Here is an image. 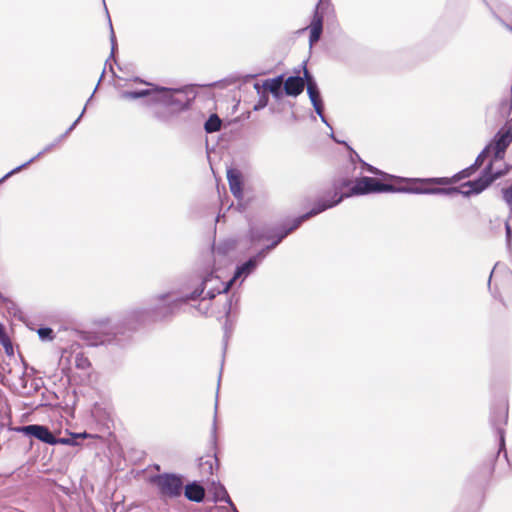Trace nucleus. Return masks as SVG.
Instances as JSON below:
<instances>
[{
    "label": "nucleus",
    "instance_id": "obj_12",
    "mask_svg": "<svg viewBox=\"0 0 512 512\" xmlns=\"http://www.w3.org/2000/svg\"><path fill=\"white\" fill-rule=\"evenodd\" d=\"M206 136V152L209 162L211 163V154L217 149H225L227 147L226 133H220L222 130H205Z\"/></svg>",
    "mask_w": 512,
    "mask_h": 512
},
{
    "label": "nucleus",
    "instance_id": "obj_3",
    "mask_svg": "<svg viewBox=\"0 0 512 512\" xmlns=\"http://www.w3.org/2000/svg\"><path fill=\"white\" fill-rule=\"evenodd\" d=\"M232 284L231 279L224 283L218 276L211 273L203 279L201 287L196 288L191 294L179 295L176 292H168L157 295L155 300L158 302V305L155 309L164 310V316L171 315L175 309L189 300H196L198 298L211 300L217 294L227 293Z\"/></svg>",
    "mask_w": 512,
    "mask_h": 512
},
{
    "label": "nucleus",
    "instance_id": "obj_24",
    "mask_svg": "<svg viewBox=\"0 0 512 512\" xmlns=\"http://www.w3.org/2000/svg\"><path fill=\"white\" fill-rule=\"evenodd\" d=\"M216 458H207V459H201L200 460V469L203 474L205 475H212L213 474V464L216 462Z\"/></svg>",
    "mask_w": 512,
    "mask_h": 512
},
{
    "label": "nucleus",
    "instance_id": "obj_34",
    "mask_svg": "<svg viewBox=\"0 0 512 512\" xmlns=\"http://www.w3.org/2000/svg\"><path fill=\"white\" fill-rule=\"evenodd\" d=\"M505 231H506V240L508 245L510 246L512 241V224L510 223V220H507L505 222Z\"/></svg>",
    "mask_w": 512,
    "mask_h": 512
},
{
    "label": "nucleus",
    "instance_id": "obj_8",
    "mask_svg": "<svg viewBox=\"0 0 512 512\" xmlns=\"http://www.w3.org/2000/svg\"><path fill=\"white\" fill-rule=\"evenodd\" d=\"M69 131L70 130H66L65 132H61V133H59L57 135H51V134L44 135L43 138L46 139V140H49V142L43 147V149L38 154H36L34 157L29 159L27 162L21 164L20 166L12 169L10 172L5 174L0 179V183H3L5 180H7L12 175L20 172L22 169H24L27 166H29L31 163H33L35 160L40 158L42 155H44L46 153H49V152H51V151H53L55 149H58L67 140V138L69 137Z\"/></svg>",
    "mask_w": 512,
    "mask_h": 512
},
{
    "label": "nucleus",
    "instance_id": "obj_21",
    "mask_svg": "<svg viewBox=\"0 0 512 512\" xmlns=\"http://www.w3.org/2000/svg\"><path fill=\"white\" fill-rule=\"evenodd\" d=\"M283 85V75H280L273 79H267L263 83V87L269 90L276 97L282 94Z\"/></svg>",
    "mask_w": 512,
    "mask_h": 512
},
{
    "label": "nucleus",
    "instance_id": "obj_1",
    "mask_svg": "<svg viewBox=\"0 0 512 512\" xmlns=\"http://www.w3.org/2000/svg\"><path fill=\"white\" fill-rule=\"evenodd\" d=\"M501 130L495 135L494 139L481 151L475 159L473 165L479 169L487 158H490L488 164L481 172L479 178L462 184L461 188H469L468 190H460L465 197L472 194H479L485 190L496 179L505 175L508 166L501 163L504 159L506 149L512 142V130Z\"/></svg>",
    "mask_w": 512,
    "mask_h": 512
},
{
    "label": "nucleus",
    "instance_id": "obj_5",
    "mask_svg": "<svg viewBox=\"0 0 512 512\" xmlns=\"http://www.w3.org/2000/svg\"><path fill=\"white\" fill-rule=\"evenodd\" d=\"M394 181L399 183H405V186H394L392 192L399 193H413V194H444L452 195L460 192L459 188H441L431 187V185H448L450 180L448 177H433V178H405V177H394Z\"/></svg>",
    "mask_w": 512,
    "mask_h": 512
},
{
    "label": "nucleus",
    "instance_id": "obj_37",
    "mask_svg": "<svg viewBox=\"0 0 512 512\" xmlns=\"http://www.w3.org/2000/svg\"><path fill=\"white\" fill-rule=\"evenodd\" d=\"M79 119H80V117H78V118H77V119H76V120H75V121L70 125V127H69V128H70V129L75 128V126H76V125L78 124V122H79Z\"/></svg>",
    "mask_w": 512,
    "mask_h": 512
},
{
    "label": "nucleus",
    "instance_id": "obj_13",
    "mask_svg": "<svg viewBox=\"0 0 512 512\" xmlns=\"http://www.w3.org/2000/svg\"><path fill=\"white\" fill-rule=\"evenodd\" d=\"M264 254L258 252L254 256L250 257L247 261L237 266L233 277L231 278L232 283H234L237 279L242 278L244 280L251 273L255 271L257 266L264 260Z\"/></svg>",
    "mask_w": 512,
    "mask_h": 512
},
{
    "label": "nucleus",
    "instance_id": "obj_26",
    "mask_svg": "<svg viewBox=\"0 0 512 512\" xmlns=\"http://www.w3.org/2000/svg\"><path fill=\"white\" fill-rule=\"evenodd\" d=\"M512 110V100L511 99H504L500 102L498 106V111L502 118H508L510 115V112Z\"/></svg>",
    "mask_w": 512,
    "mask_h": 512
},
{
    "label": "nucleus",
    "instance_id": "obj_6",
    "mask_svg": "<svg viewBox=\"0 0 512 512\" xmlns=\"http://www.w3.org/2000/svg\"><path fill=\"white\" fill-rule=\"evenodd\" d=\"M340 202H341V198H339L338 200H333V201L327 202V203L322 202V201H317L315 203L314 207L310 211L293 219L289 226H287V225L283 226L279 230V232L276 234V238L273 240V242L271 244L265 246L264 248H262L259 252L263 253L264 258H265L269 251L276 248L282 242L283 239H285L290 233H292L297 228H299L300 225L304 221L308 220L309 218H311L313 216L320 214L321 212H323L329 208L336 206Z\"/></svg>",
    "mask_w": 512,
    "mask_h": 512
},
{
    "label": "nucleus",
    "instance_id": "obj_14",
    "mask_svg": "<svg viewBox=\"0 0 512 512\" xmlns=\"http://www.w3.org/2000/svg\"><path fill=\"white\" fill-rule=\"evenodd\" d=\"M330 137H331L335 142H337V143H341V144H344V145L347 147V149L351 152L350 157H351V163H352V164H355V161L357 160V161L361 164V168H362V170H363V171H367V172H369V173H371V174H374V175L382 176V177H383V178H385V179H392V180H394V177H395V176L390 175V174H387V173H385V172H383V171L379 170L378 168H376V167H374V166H372V165L367 164L366 162H364V161L359 157V155H358L355 151H353L351 147H349V146L347 145V143H346L344 140H340V139H338V138L334 135V130H331Z\"/></svg>",
    "mask_w": 512,
    "mask_h": 512
},
{
    "label": "nucleus",
    "instance_id": "obj_29",
    "mask_svg": "<svg viewBox=\"0 0 512 512\" xmlns=\"http://www.w3.org/2000/svg\"><path fill=\"white\" fill-rule=\"evenodd\" d=\"M37 333L42 341H51L54 338L53 330L49 327H41Z\"/></svg>",
    "mask_w": 512,
    "mask_h": 512
},
{
    "label": "nucleus",
    "instance_id": "obj_17",
    "mask_svg": "<svg viewBox=\"0 0 512 512\" xmlns=\"http://www.w3.org/2000/svg\"><path fill=\"white\" fill-rule=\"evenodd\" d=\"M227 180L231 193L235 196V198L241 200L243 198L241 172L238 169L229 168L227 170Z\"/></svg>",
    "mask_w": 512,
    "mask_h": 512
},
{
    "label": "nucleus",
    "instance_id": "obj_20",
    "mask_svg": "<svg viewBox=\"0 0 512 512\" xmlns=\"http://www.w3.org/2000/svg\"><path fill=\"white\" fill-rule=\"evenodd\" d=\"M249 238L252 243H255L261 241L262 239H270V236L265 225L259 223H250Z\"/></svg>",
    "mask_w": 512,
    "mask_h": 512
},
{
    "label": "nucleus",
    "instance_id": "obj_16",
    "mask_svg": "<svg viewBox=\"0 0 512 512\" xmlns=\"http://www.w3.org/2000/svg\"><path fill=\"white\" fill-rule=\"evenodd\" d=\"M307 94L309 99L316 111V113L321 117L322 122L331 128L330 124L327 122L325 116L323 115V101L321 98L320 90L316 82H310L307 87Z\"/></svg>",
    "mask_w": 512,
    "mask_h": 512
},
{
    "label": "nucleus",
    "instance_id": "obj_31",
    "mask_svg": "<svg viewBox=\"0 0 512 512\" xmlns=\"http://www.w3.org/2000/svg\"><path fill=\"white\" fill-rule=\"evenodd\" d=\"M302 78L304 79V87L305 86L308 87L310 82H316L314 77L308 71L305 62H303V77Z\"/></svg>",
    "mask_w": 512,
    "mask_h": 512
},
{
    "label": "nucleus",
    "instance_id": "obj_23",
    "mask_svg": "<svg viewBox=\"0 0 512 512\" xmlns=\"http://www.w3.org/2000/svg\"><path fill=\"white\" fill-rule=\"evenodd\" d=\"M478 169L472 164L470 165L469 167L461 170L460 172H458L457 174H455L452 178H449L450 180V184L451 183H454V182H457V181H460L464 178H468L470 177L471 175H473Z\"/></svg>",
    "mask_w": 512,
    "mask_h": 512
},
{
    "label": "nucleus",
    "instance_id": "obj_7",
    "mask_svg": "<svg viewBox=\"0 0 512 512\" xmlns=\"http://www.w3.org/2000/svg\"><path fill=\"white\" fill-rule=\"evenodd\" d=\"M162 498H177L182 494L183 481L181 476L173 473H163L152 478Z\"/></svg>",
    "mask_w": 512,
    "mask_h": 512
},
{
    "label": "nucleus",
    "instance_id": "obj_25",
    "mask_svg": "<svg viewBox=\"0 0 512 512\" xmlns=\"http://www.w3.org/2000/svg\"><path fill=\"white\" fill-rule=\"evenodd\" d=\"M87 437L86 433L83 434H74L71 437L68 438H57L56 437V444H64V445H70V446H76L78 445V439L79 438H85Z\"/></svg>",
    "mask_w": 512,
    "mask_h": 512
},
{
    "label": "nucleus",
    "instance_id": "obj_36",
    "mask_svg": "<svg viewBox=\"0 0 512 512\" xmlns=\"http://www.w3.org/2000/svg\"><path fill=\"white\" fill-rule=\"evenodd\" d=\"M501 128H507V129H510V128H512V125L510 124V121H509V120H506L505 124H504Z\"/></svg>",
    "mask_w": 512,
    "mask_h": 512
},
{
    "label": "nucleus",
    "instance_id": "obj_27",
    "mask_svg": "<svg viewBox=\"0 0 512 512\" xmlns=\"http://www.w3.org/2000/svg\"><path fill=\"white\" fill-rule=\"evenodd\" d=\"M75 366L80 370H88L91 366L89 359L82 353H78L75 356Z\"/></svg>",
    "mask_w": 512,
    "mask_h": 512
},
{
    "label": "nucleus",
    "instance_id": "obj_9",
    "mask_svg": "<svg viewBox=\"0 0 512 512\" xmlns=\"http://www.w3.org/2000/svg\"><path fill=\"white\" fill-rule=\"evenodd\" d=\"M188 122L191 126L202 128H221L222 120L217 113L207 114L198 109H190Z\"/></svg>",
    "mask_w": 512,
    "mask_h": 512
},
{
    "label": "nucleus",
    "instance_id": "obj_4",
    "mask_svg": "<svg viewBox=\"0 0 512 512\" xmlns=\"http://www.w3.org/2000/svg\"><path fill=\"white\" fill-rule=\"evenodd\" d=\"M350 184V179L336 180L333 184V194H329L319 201L327 203L333 200H338L339 198H341L342 201L344 198L352 195L392 192L394 190V186L391 184L382 183L379 180L371 177H360L356 179L349 192H341L343 188L348 187Z\"/></svg>",
    "mask_w": 512,
    "mask_h": 512
},
{
    "label": "nucleus",
    "instance_id": "obj_19",
    "mask_svg": "<svg viewBox=\"0 0 512 512\" xmlns=\"http://www.w3.org/2000/svg\"><path fill=\"white\" fill-rule=\"evenodd\" d=\"M185 497L193 502H202L205 497L204 488L197 482L187 484L184 489Z\"/></svg>",
    "mask_w": 512,
    "mask_h": 512
},
{
    "label": "nucleus",
    "instance_id": "obj_11",
    "mask_svg": "<svg viewBox=\"0 0 512 512\" xmlns=\"http://www.w3.org/2000/svg\"><path fill=\"white\" fill-rule=\"evenodd\" d=\"M15 430L26 436L34 437L42 441L43 443L49 445H56V437L53 435V433L49 430L47 426L39 424H30L17 427Z\"/></svg>",
    "mask_w": 512,
    "mask_h": 512
},
{
    "label": "nucleus",
    "instance_id": "obj_39",
    "mask_svg": "<svg viewBox=\"0 0 512 512\" xmlns=\"http://www.w3.org/2000/svg\"><path fill=\"white\" fill-rule=\"evenodd\" d=\"M220 381H221V375L218 378V386L220 385Z\"/></svg>",
    "mask_w": 512,
    "mask_h": 512
},
{
    "label": "nucleus",
    "instance_id": "obj_2",
    "mask_svg": "<svg viewBox=\"0 0 512 512\" xmlns=\"http://www.w3.org/2000/svg\"><path fill=\"white\" fill-rule=\"evenodd\" d=\"M197 92L193 86L181 88H167L154 86L152 89H141L134 91H122V100H135L138 98L151 97L155 104V115L164 121L177 117L181 112L189 110L195 101Z\"/></svg>",
    "mask_w": 512,
    "mask_h": 512
},
{
    "label": "nucleus",
    "instance_id": "obj_33",
    "mask_svg": "<svg viewBox=\"0 0 512 512\" xmlns=\"http://www.w3.org/2000/svg\"><path fill=\"white\" fill-rule=\"evenodd\" d=\"M503 198L511 208L512 213V185L503 190Z\"/></svg>",
    "mask_w": 512,
    "mask_h": 512
},
{
    "label": "nucleus",
    "instance_id": "obj_28",
    "mask_svg": "<svg viewBox=\"0 0 512 512\" xmlns=\"http://www.w3.org/2000/svg\"><path fill=\"white\" fill-rule=\"evenodd\" d=\"M0 343L3 345L7 353L13 352L11 341L4 331L3 325L0 323Z\"/></svg>",
    "mask_w": 512,
    "mask_h": 512
},
{
    "label": "nucleus",
    "instance_id": "obj_22",
    "mask_svg": "<svg viewBox=\"0 0 512 512\" xmlns=\"http://www.w3.org/2000/svg\"><path fill=\"white\" fill-rule=\"evenodd\" d=\"M145 311L140 309H135L128 312L122 321V325H126L129 330L136 328V323L143 319Z\"/></svg>",
    "mask_w": 512,
    "mask_h": 512
},
{
    "label": "nucleus",
    "instance_id": "obj_35",
    "mask_svg": "<svg viewBox=\"0 0 512 512\" xmlns=\"http://www.w3.org/2000/svg\"><path fill=\"white\" fill-rule=\"evenodd\" d=\"M217 408H218V396H216L215 415H214V421H213V426H212V437L214 440L216 438V430H217V426H216Z\"/></svg>",
    "mask_w": 512,
    "mask_h": 512
},
{
    "label": "nucleus",
    "instance_id": "obj_38",
    "mask_svg": "<svg viewBox=\"0 0 512 512\" xmlns=\"http://www.w3.org/2000/svg\"><path fill=\"white\" fill-rule=\"evenodd\" d=\"M264 105H265V103L262 105L255 106V109H258V107H263Z\"/></svg>",
    "mask_w": 512,
    "mask_h": 512
},
{
    "label": "nucleus",
    "instance_id": "obj_30",
    "mask_svg": "<svg viewBox=\"0 0 512 512\" xmlns=\"http://www.w3.org/2000/svg\"><path fill=\"white\" fill-rule=\"evenodd\" d=\"M220 491L222 493V496L218 498V500L220 501H224L226 502L227 504H229V506L231 507V509L233 510V512H238L236 506L234 505V503L232 502L230 496L228 495L226 489L221 486L220 487Z\"/></svg>",
    "mask_w": 512,
    "mask_h": 512
},
{
    "label": "nucleus",
    "instance_id": "obj_10",
    "mask_svg": "<svg viewBox=\"0 0 512 512\" xmlns=\"http://www.w3.org/2000/svg\"><path fill=\"white\" fill-rule=\"evenodd\" d=\"M330 7V2L328 0H319L316 5L313 19L310 25V35H309V43L312 46L314 43L318 42L322 31H323V13Z\"/></svg>",
    "mask_w": 512,
    "mask_h": 512
},
{
    "label": "nucleus",
    "instance_id": "obj_15",
    "mask_svg": "<svg viewBox=\"0 0 512 512\" xmlns=\"http://www.w3.org/2000/svg\"><path fill=\"white\" fill-rule=\"evenodd\" d=\"M508 418V407L506 404L495 408L491 414V423L497 430L500 439V447L504 446V430L503 426L506 424Z\"/></svg>",
    "mask_w": 512,
    "mask_h": 512
},
{
    "label": "nucleus",
    "instance_id": "obj_32",
    "mask_svg": "<svg viewBox=\"0 0 512 512\" xmlns=\"http://www.w3.org/2000/svg\"><path fill=\"white\" fill-rule=\"evenodd\" d=\"M109 26H110V42H111V55L110 56L113 57L117 44H116L115 33H114V30H113L112 23H111L110 19H109Z\"/></svg>",
    "mask_w": 512,
    "mask_h": 512
},
{
    "label": "nucleus",
    "instance_id": "obj_18",
    "mask_svg": "<svg viewBox=\"0 0 512 512\" xmlns=\"http://www.w3.org/2000/svg\"><path fill=\"white\" fill-rule=\"evenodd\" d=\"M300 71H297V75L289 76L283 85V90L288 96L296 97L300 95L304 90V79L299 75Z\"/></svg>",
    "mask_w": 512,
    "mask_h": 512
}]
</instances>
